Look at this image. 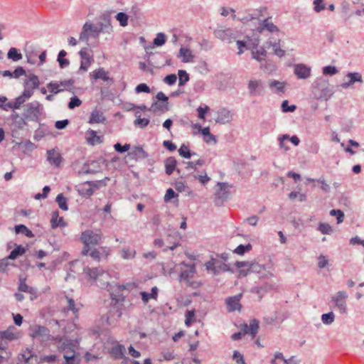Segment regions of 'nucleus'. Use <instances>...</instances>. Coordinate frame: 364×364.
<instances>
[{"label": "nucleus", "instance_id": "a878e982", "mask_svg": "<svg viewBox=\"0 0 364 364\" xmlns=\"http://www.w3.org/2000/svg\"><path fill=\"white\" fill-rule=\"evenodd\" d=\"M129 154L136 161L143 160L148 158L149 156L148 154L144 150L142 147L140 146L134 147Z\"/></svg>", "mask_w": 364, "mask_h": 364}, {"label": "nucleus", "instance_id": "13d9d810", "mask_svg": "<svg viewBox=\"0 0 364 364\" xmlns=\"http://www.w3.org/2000/svg\"><path fill=\"white\" fill-rule=\"evenodd\" d=\"M149 119L148 118H139L134 121V125L139 128H144L149 124Z\"/></svg>", "mask_w": 364, "mask_h": 364}, {"label": "nucleus", "instance_id": "a19ab883", "mask_svg": "<svg viewBox=\"0 0 364 364\" xmlns=\"http://www.w3.org/2000/svg\"><path fill=\"white\" fill-rule=\"evenodd\" d=\"M15 230L17 234L23 233L28 237H34L33 233L24 225H18L15 226Z\"/></svg>", "mask_w": 364, "mask_h": 364}, {"label": "nucleus", "instance_id": "72a5a7b5", "mask_svg": "<svg viewBox=\"0 0 364 364\" xmlns=\"http://www.w3.org/2000/svg\"><path fill=\"white\" fill-rule=\"evenodd\" d=\"M24 84L27 88H30L31 90L37 88L39 85V80L38 76L33 74L31 75L25 81Z\"/></svg>", "mask_w": 364, "mask_h": 364}, {"label": "nucleus", "instance_id": "ddd939ff", "mask_svg": "<svg viewBox=\"0 0 364 364\" xmlns=\"http://www.w3.org/2000/svg\"><path fill=\"white\" fill-rule=\"evenodd\" d=\"M105 274H86L85 279L92 285L94 283L101 289H105L107 290L112 285L107 279L103 277Z\"/></svg>", "mask_w": 364, "mask_h": 364}, {"label": "nucleus", "instance_id": "c9c22d12", "mask_svg": "<svg viewBox=\"0 0 364 364\" xmlns=\"http://www.w3.org/2000/svg\"><path fill=\"white\" fill-rule=\"evenodd\" d=\"M252 58L259 62H262L267 55V51L264 48H259L257 50L252 51Z\"/></svg>", "mask_w": 364, "mask_h": 364}, {"label": "nucleus", "instance_id": "c03bdc74", "mask_svg": "<svg viewBox=\"0 0 364 364\" xmlns=\"http://www.w3.org/2000/svg\"><path fill=\"white\" fill-rule=\"evenodd\" d=\"M0 338L4 341H13L16 338V336L10 328H8L6 331H0Z\"/></svg>", "mask_w": 364, "mask_h": 364}, {"label": "nucleus", "instance_id": "aec40b11", "mask_svg": "<svg viewBox=\"0 0 364 364\" xmlns=\"http://www.w3.org/2000/svg\"><path fill=\"white\" fill-rule=\"evenodd\" d=\"M90 77L92 80L101 79L105 82L112 81V79L109 77L108 73L103 68H99L90 73Z\"/></svg>", "mask_w": 364, "mask_h": 364}, {"label": "nucleus", "instance_id": "7c9ffc66", "mask_svg": "<svg viewBox=\"0 0 364 364\" xmlns=\"http://www.w3.org/2000/svg\"><path fill=\"white\" fill-rule=\"evenodd\" d=\"M24 103V100L22 97H16L14 102H9L6 104L0 105V107L4 110H7L8 108L11 109H18L21 105Z\"/></svg>", "mask_w": 364, "mask_h": 364}, {"label": "nucleus", "instance_id": "ea45409f", "mask_svg": "<svg viewBox=\"0 0 364 364\" xmlns=\"http://www.w3.org/2000/svg\"><path fill=\"white\" fill-rule=\"evenodd\" d=\"M26 252V249L21 245H17L9 254V258L15 259L18 257L21 256Z\"/></svg>", "mask_w": 364, "mask_h": 364}, {"label": "nucleus", "instance_id": "37998d69", "mask_svg": "<svg viewBox=\"0 0 364 364\" xmlns=\"http://www.w3.org/2000/svg\"><path fill=\"white\" fill-rule=\"evenodd\" d=\"M249 332L252 338H255L257 335L259 329V321L257 319H252L250 321Z\"/></svg>", "mask_w": 364, "mask_h": 364}, {"label": "nucleus", "instance_id": "39448f33", "mask_svg": "<svg viewBox=\"0 0 364 364\" xmlns=\"http://www.w3.org/2000/svg\"><path fill=\"white\" fill-rule=\"evenodd\" d=\"M80 239L84 245L82 254L87 255L90 250V246L98 245L102 239V235L92 230H85L82 233Z\"/></svg>", "mask_w": 364, "mask_h": 364}, {"label": "nucleus", "instance_id": "a18cd8bd", "mask_svg": "<svg viewBox=\"0 0 364 364\" xmlns=\"http://www.w3.org/2000/svg\"><path fill=\"white\" fill-rule=\"evenodd\" d=\"M55 201L58 203V205L61 210H68V206L67 203V198L63 193H60L57 196Z\"/></svg>", "mask_w": 364, "mask_h": 364}, {"label": "nucleus", "instance_id": "473e14b6", "mask_svg": "<svg viewBox=\"0 0 364 364\" xmlns=\"http://www.w3.org/2000/svg\"><path fill=\"white\" fill-rule=\"evenodd\" d=\"M140 294L141 296V299L144 301V303L146 304L150 299H156L158 296V288L156 287H154L151 289V293L141 291Z\"/></svg>", "mask_w": 364, "mask_h": 364}, {"label": "nucleus", "instance_id": "f704fd0d", "mask_svg": "<svg viewBox=\"0 0 364 364\" xmlns=\"http://www.w3.org/2000/svg\"><path fill=\"white\" fill-rule=\"evenodd\" d=\"M201 134L203 135L204 141L206 143H208V144H210L211 142H213V144L217 143L216 138L213 134H211L210 132L209 127H204L203 129H202Z\"/></svg>", "mask_w": 364, "mask_h": 364}, {"label": "nucleus", "instance_id": "5fc2aeb1", "mask_svg": "<svg viewBox=\"0 0 364 364\" xmlns=\"http://www.w3.org/2000/svg\"><path fill=\"white\" fill-rule=\"evenodd\" d=\"M338 73V69L333 65H327L323 68V74L325 75H334Z\"/></svg>", "mask_w": 364, "mask_h": 364}, {"label": "nucleus", "instance_id": "2eb2a0df", "mask_svg": "<svg viewBox=\"0 0 364 364\" xmlns=\"http://www.w3.org/2000/svg\"><path fill=\"white\" fill-rule=\"evenodd\" d=\"M247 87L251 96L261 95L264 92L263 82L261 80H250L248 82Z\"/></svg>", "mask_w": 364, "mask_h": 364}, {"label": "nucleus", "instance_id": "774afa93", "mask_svg": "<svg viewBox=\"0 0 364 364\" xmlns=\"http://www.w3.org/2000/svg\"><path fill=\"white\" fill-rule=\"evenodd\" d=\"M232 359L237 364H245L243 355L237 350H234L233 355H232Z\"/></svg>", "mask_w": 364, "mask_h": 364}, {"label": "nucleus", "instance_id": "680f3d73", "mask_svg": "<svg viewBox=\"0 0 364 364\" xmlns=\"http://www.w3.org/2000/svg\"><path fill=\"white\" fill-rule=\"evenodd\" d=\"M330 215L332 216L337 217V223H341L343 221L344 219V213L341 210H331L330 211Z\"/></svg>", "mask_w": 364, "mask_h": 364}, {"label": "nucleus", "instance_id": "338daca9", "mask_svg": "<svg viewBox=\"0 0 364 364\" xmlns=\"http://www.w3.org/2000/svg\"><path fill=\"white\" fill-rule=\"evenodd\" d=\"M197 70L202 75H205L208 72V64L205 61H202L196 67Z\"/></svg>", "mask_w": 364, "mask_h": 364}, {"label": "nucleus", "instance_id": "f3484780", "mask_svg": "<svg viewBox=\"0 0 364 364\" xmlns=\"http://www.w3.org/2000/svg\"><path fill=\"white\" fill-rule=\"evenodd\" d=\"M215 121L220 124H225L232 119V114L230 110L226 108H221L216 112Z\"/></svg>", "mask_w": 364, "mask_h": 364}, {"label": "nucleus", "instance_id": "9d476101", "mask_svg": "<svg viewBox=\"0 0 364 364\" xmlns=\"http://www.w3.org/2000/svg\"><path fill=\"white\" fill-rule=\"evenodd\" d=\"M218 186L219 188L215 193L214 203L215 205L220 207L229 198L230 192L228 191L230 186L228 183H218Z\"/></svg>", "mask_w": 364, "mask_h": 364}, {"label": "nucleus", "instance_id": "412c9836", "mask_svg": "<svg viewBox=\"0 0 364 364\" xmlns=\"http://www.w3.org/2000/svg\"><path fill=\"white\" fill-rule=\"evenodd\" d=\"M33 359L36 363L38 362L37 355L33 353V350L28 348L22 350L18 355V360L23 361L26 364H31Z\"/></svg>", "mask_w": 364, "mask_h": 364}, {"label": "nucleus", "instance_id": "cd10ccee", "mask_svg": "<svg viewBox=\"0 0 364 364\" xmlns=\"http://www.w3.org/2000/svg\"><path fill=\"white\" fill-rule=\"evenodd\" d=\"M86 140L90 145L94 146L96 144L102 142V137L97 135V132L92 129L86 132Z\"/></svg>", "mask_w": 364, "mask_h": 364}, {"label": "nucleus", "instance_id": "3c124183", "mask_svg": "<svg viewBox=\"0 0 364 364\" xmlns=\"http://www.w3.org/2000/svg\"><path fill=\"white\" fill-rule=\"evenodd\" d=\"M178 75V85L183 86L189 80V75L186 70H179Z\"/></svg>", "mask_w": 364, "mask_h": 364}, {"label": "nucleus", "instance_id": "69168bd1", "mask_svg": "<svg viewBox=\"0 0 364 364\" xmlns=\"http://www.w3.org/2000/svg\"><path fill=\"white\" fill-rule=\"evenodd\" d=\"M135 92L137 94L141 92L149 93L151 90L146 84L141 83L135 87Z\"/></svg>", "mask_w": 364, "mask_h": 364}, {"label": "nucleus", "instance_id": "4be33fe9", "mask_svg": "<svg viewBox=\"0 0 364 364\" xmlns=\"http://www.w3.org/2000/svg\"><path fill=\"white\" fill-rule=\"evenodd\" d=\"M285 82H281L276 80H270L268 82V85L271 90L277 94L281 95L285 92Z\"/></svg>", "mask_w": 364, "mask_h": 364}, {"label": "nucleus", "instance_id": "79ce46f5", "mask_svg": "<svg viewBox=\"0 0 364 364\" xmlns=\"http://www.w3.org/2000/svg\"><path fill=\"white\" fill-rule=\"evenodd\" d=\"M252 245L248 243L245 245H240L234 250L233 253L238 255H243L245 253L250 252L252 250Z\"/></svg>", "mask_w": 364, "mask_h": 364}, {"label": "nucleus", "instance_id": "6ab92c4d", "mask_svg": "<svg viewBox=\"0 0 364 364\" xmlns=\"http://www.w3.org/2000/svg\"><path fill=\"white\" fill-rule=\"evenodd\" d=\"M242 297V294H238L235 296L228 297L226 299V304L228 306V310L230 312L235 311H240L241 309V305L240 304V301Z\"/></svg>", "mask_w": 364, "mask_h": 364}, {"label": "nucleus", "instance_id": "0eeeda50", "mask_svg": "<svg viewBox=\"0 0 364 364\" xmlns=\"http://www.w3.org/2000/svg\"><path fill=\"white\" fill-rule=\"evenodd\" d=\"M156 101H154L151 107H149V111L156 112L157 111H160L162 112H166L169 110L168 107V97L163 92H159L156 97Z\"/></svg>", "mask_w": 364, "mask_h": 364}, {"label": "nucleus", "instance_id": "20e7f679", "mask_svg": "<svg viewBox=\"0 0 364 364\" xmlns=\"http://www.w3.org/2000/svg\"><path fill=\"white\" fill-rule=\"evenodd\" d=\"M134 288V283H127L125 284H112L107 291L109 292L110 298L116 303H122L124 301L125 291H130Z\"/></svg>", "mask_w": 364, "mask_h": 364}, {"label": "nucleus", "instance_id": "7ed1b4c3", "mask_svg": "<svg viewBox=\"0 0 364 364\" xmlns=\"http://www.w3.org/2000/svg\"><path fill=\"white\" fill-rule=\"evenodd\" d=\"M228 259L229 254L226 252L212 255L210 259L205 263V270L213 273L232 272L230 264L227 263Z\"/></svg>", "mask_w": 364, "mask_h": 364}, {"label": "nucleus", "instance_id": "4468645a", "mask_svg": "<svg viewBox=\"0 0 364 364\" xmlns=\"http://www.w3.org/2000/svg\"><path fill=\"white\" fill-rule=\"evenodd\" d=\"M74 81L73 80H62L60 82H50L47 84V87L53 95L64 91L67 87L73 86Z\"/></svg>", "mask_w": 364, "mask_h": 364}, {"label": "nucleus", "instance_id": "2f4dec72", "mask_svg": "<svg viewBox=\"0 0 364 364\" xmlns=\"http://www.w3.org/2000/svg\"><path fill=\"white\" fill-rule=\"evenodd\" d=\"M178 57L182 58V62L188 63L193 60L194 55L188 48H181L178 52Z\"/></svg>", "mask_w": 364, "mask_h": 364}, {"label": "nucleus", "instance_id": "f257e3e1", "mask_svg": "<svg viewBox=\"0 0 364 364\" xmlns=\"http://www.w3.org/2000/svg\"><path fill=\"white\" fill-rule=\"evenodd\" d=\"M113 32L110 16L103 14L97 18L95 23L90 20L84 23L79 35V40L87 43L90 38H99L101 33L112 34Z\"/></svg>", "mask_w": 364, "mask_h": 364}, {"label": "nucleus", "instance_id": "bb28decb", "mask_svg": "<svg viewBox=\"0 0 364 364\" xmlns=\"http://www.w3.org/2000/svg\"><path fill=\"white\" fill-rule=\"evenodd\" d=\"M106 120L105 117L104 116L102 112L95 109L92 111L90 119H89V123L90 124H100V123H104Z\"/></svg>", "mask_w": 364, "mask_h": 364}, {"label": "nucleus", "instance_id": "c756f323", "mask_svg": "<svg viewBox=\"0 0 364 364\" xmlns=\"http://www.w3.org/2000/svg\"><path fill=\"white\" fill-rule=\"evenodd\" d=\"M164 164L166 173L170 176L176 169L177 161L174 157L170 156L165 160Z\"/></svg>", "mask_w": 364, "mask_h": 364}, {"label": "nucleus", "instance_id": "4d7b16f0", "mask_svg": "<svg viewBox=\"0 0 364 364\" xmlns=\"http://www.w3.org/2000/svg\"><path fill=\"white\" fill-rule=\"evenodd\" d=\"M289 198L290 200H293L295 198H298L299 200L301 202L306 201V196L304 193H301L299 192L292 191L289 194Z\"/></svg>", "mask_w": 364, "mask_h": 364}, {"label": "nucleus", "instance_id": "0e129e2a", "mask_svg": "<svg viewBox=\"0 0 364 364\" xmlns=\"http://www.w3.org/2000/svg\"><path fill=\"white\" fill-rule=\"evenodd\" d=\"M210 109V107L208 105H205L204 107H198L197 108V112L198 113V118L202 120L205 119V113Z\"/></svg>", "mask_w": 364, "mask_h": 364}, {"label": "nucleus", "instance_id": "5701e85b", "mask_svg": "<svg viewBox=\"0 0 364 364\" xmlns=\"http://www.w3.org/2000/svg\"><path fill=\"white\" fill-rule=\"evenodd\" d=\"M346 77L348 79V81L341 84V87L344 89L349 87L356 82H363L362 76L359 73H348Z\"/></svg>", "mask_w": 364, "mask_h": 364}, {"label": "nucleus", "instance_id": "f8f14e48", "mask_svg": "<svg viewBox=\"0 0 364 364\" xmlns=\"http://www.w3.org/2000/svg\"><path fill=\"white\" fill-rule=\"evenodd\" d=\"M272 16H267L263 19H259L258 26L256 28L257 32L262 33L264 31H267L270 33H277L280 31L279 28L271 21Z\"/></svg>", "mask_w": 364, "mask_h": 364}, {"label": "nucleus", "instance_id": "423d86ee", "mask_svg": "<svg viewBox=\"0 0 364 364\" xmlns=\"http://www.w3.org/2000/svg\"><path fill=\"white\" fill-rule=\"evenodd\" d=\"M41 105L38 102L34 101L28 103L24 107V112L23 114V119H21L22 124L26 125L25 120L37 122L41 114L40 112Z\"/></svg>", "mask_w": 364, "mask_h": 364}, {"label": "nucleus", "instance_id": "864d4df0", "mask_svg": "<svg viewBox=\"0 0 364 364\" xmlns=\"http://www.w3.org/2000/svg\"><path fill=\"white\" fill-rule=\"evenodd\" d=\"M318 230L323 234L330 235L333 232L332 227L328 223H320Z\"/></svg>", "mask_w": 364, "mask_h": 364}, {"label": "nucleus", "instance_id": "393cba45", "mask_svg": "<svg viewBox=\"0 0 364 364\" xmlns=\"http://www.w3.org/2000/svg\"><path fill=\"white\" fill-rule=\"evenodd\" d=\"M193 276L194 274H180L179 281L193 289L198 288L200 285L201 282L200 281L195 280Z\"/></svg>", "mask_w": 364, "mask_h": 364}, {"label": "nucleus", "instance_id": "e433bc0d", "mask_svg": "<svg viewBox=\"0 0 364 364\" xmlns=\"http://www.w3.org/2000/svg\"><path fill=\"white\" fill-rule=\"evenodd\" d=\"M178 153L181 156L185 159H191V156L196 155L195 152H191L186 144H183L178 149Z\"/></svg>", "mask_w": 364, "mask_h": 364}, {"label": "nucleus", "instance_id": "f03ea898", "mask_svg": "<svg viewBox=\"0 0 364 364\" xmlns=\"http://www.w3.org/2000/svg\"><path fill=\"white\" fill-rule=\"evenodd\" d=\"M313 97L318 100L328 101L334 94L333 87L328 80L319 77L316 79L311 85Z\"/></svg>", "mask_w": 364, "mask_h": 364}, {"label": "nucleus", "instance_id": "bf43d9fd", "mask_svg": "<svg viewBox=\"0 0 364 364\" xmlns=\"http://www.w3.org/2000/svg\"><path fill=\"white\" fill-rule=\"evenodd\" d=\"M97 172V170H95L94 168H91L90 167V165L87 164H84V165L82 167V168L77 171L79 175H81V174H89V173H95Z\"/></svg>", "mask_w": 364, "mask_h": 364}, {"label": "nucleus", "instance_id": "6e6552de", "mask_svg": "<svg viewBox=\"0 0 364 364\" xmlns=\"http://www.w3.org/2000/svg\"><path fill=\"white\" fill-rule=\"evenodd\" d=\"M348 294L344 291H339L331 296V301L333 303L334 306L337 308L342 314H347V302Z\"/></svg>", "mask_w": 364, "mask_h": 364}, {"label": "nucleus", "instance_id": "b1692460", "mask_svg": "<svg viewBox=\"0 0 364 364\" xmlns=\"http://www.w3.org/2000/svg\"><path fill=\"white\" fill-rule=\"evenodd\" d=\"M263 271L269 272V265L261 264L257 262H250L245 273H260Z\"/></svg>", "mask_w": 364, "mask_h": 364}, {"label": "nucleus", "instance_id": "49530a36", "mask_svg": "<svg viewBox=\"0 0 364 364\" xmlns=\"http://www.w3.org/2000/svg\"><path fill=\"white\" fill-rule=\"evenodd\" d=\"M335 314L333 311H330L321 315V321L325 325H331L334 322Z\"/></svg>", "mask_w": 364, "mask_h": 364}, {"label": "nucleus", "instance_id": "58836bf2", "mask_svg": "<svg viewBox=\"0 0 364 364\" xmlns=\"http://www.w3.org/2000/svg\"><path fill=\"white\" fill-rule=\"evenodd\" d=\"M7 57L13 61L16 62L22 59V55L16 48H11L7 53Z\"/></svg>", "mask_w": 364, "mask_h": 364}, {"label": "nucleus", "instance_id": "dca6fc26", "mask_svg": "<svg viewBox=\"0 0 364 364\" xmlns=\"http://www.w3.org/2000/svg\"><path fill=\"white\" fill-rule=\"evenodd\" d=\"M294 73L300 80H306L311 76V69L310 67L299 63L294 66Z\"/></svg>", "mask_w": 364, "mask_h": 364}, {"label": "nucleus", "instance_id": "a211bd4d", "mask_svg": "<svg viewBox=\"0 0 364 364\" xmlns=\"http://www.w3.org/2000/svg\"><path fill=\"white\" fill-rule=\"evenodd\" d=\"M47 161L50 165L55 167H58L60 165L63 158L58 149L47 151Z\"/></svg>", "mask_w": 364, "mask_h": 364}, {"label": "nucleus", "instance_id": "de8ad7c7", "mask_svg": "<svg viewBox=\"0 0 364 364\" xmlns=\"http://www.w3.org/2000/svg\"><path fill=\"white\" fill-rule=\"evenodd\" d=\"M121 257L124 259H132L136 255V251L133 249L123 248L120 251Z\"/></svg>", "mask_w": 364, "mask_h": 364}, {"label": "nucleus", "instance_id": "e2e57ef3", "mask_svg": "<svg viewBox=\"0 0 364 364\" xmlns=\"http://www.w3.org/2000/svg\"><path fill=\"white\" fill-rule=\"evenodd\" d=\"M81 104L82 101L77 97L74 96L70 98L68 107L70 109H73L76 107H79Z\"/></svg>", "mask_w": 364, "mask_h": 364}, {"label": "nucleus", "instance_id": "09e8293b", "mask_svg": "<svg viewBox=\"0 0 364 364\" xmlns=\"http://www.w3.org/2000/svg\"><path fill=\"white\" fill-rule=\"evenodd\" d=\"M115 18L119 21V25L122 27H125L128 25L129 16L124 12H119L116 16Z\"/></svg>", "mask_w": 364, "mask_h": 364}, {"label": "nucleus", "instance_id": "c85d7f7f", "mask_svg": "<svg viewBox=\"0 0 364 364\" xmlns=\"http://www.w3.org/2000/svg\"><path fill=\"white\" fill-rule=\"evenodd\" d=\"M51 227L55 229L59 226L65 227L66 223L63 221V218H59V213L58 210L52 213V218L50 220Z\"/></svg>", "mask_w": 364, "mask_h": 364}, {"label": "nucleus", "instance_id": "6e6d98bb", "mask_svg": "<svg viewBox=\"0 0 364 364\" xmlns=\"http://www.w3.org/2000/svg\"><path fill=\"white\" fill-rule=\"evenodd\" d=\"M281 108L283 112H293L296 109V106L294 105L289 106L288 100H284L282 103Z\"/></svg>", "mask_w": 364, "mask_h": 364}, {"label": "nucleus", "instance_id": "9b49d317", "mask_svg": "<svg viewBox=\"0 0 364 364\" xmlns=\"http://www.w3.org/2000/svg\"><path fill=\"white\" fill-rule=\"evenodd\" d=\"M31 336L33 338L39 340L42 343H45L51 340L50 331L48 328L36 325L31 328Z\"/></svg>", "mask_w": 364, "mask_h": 364}, {"label": "nucleus", "instance_id": "1a4fd4ad", "mask_svg": "<svg viewBox=\"0 0 364 364\" xmlns=\"http://www.w3.org/2000/svg\"><path fill=\"white\" fill-rule=\"evenodd\" d=\"M213 34L215 38L227 43H231L237 37V32L235 30L224 26L218 27L213 31Z\"/></svg>", "mask_w": 364, "mask_h": 364}, {"label": "nucleus", "instance_id": "603ef678", "mask_svg": "<svg viewBox=\"0 0 364 364\" xmlns=\"http://www.w3.org/2000/svg\"><path fill=\"white\" fill-rule=\"evenodd\" d=\"M166 43V35L164 33H158L154 39V45L156 46H162Z\"/></svg>", "mask_w": 364, "mask_h": 364}, {"label": "nucleus", "instance_id": "8fccbe9b", "mask_svg": "<svg viewBox=\"0 0 364 364\" xmlns=\"http://www.w3.org/2000/svg\"><path fill=\"white\" fill-rule=\"evenodd\" d=\"M79 194L85 198H89L94 193V189L90 186L86 187L85 185L78 189Z\"/></svg>", "mask_w": 364, "mask_h": 364}, {"label": "nucleus", "instance_id": "052dcab7", "mask_svg": "<svg viewBox=\"0 0 364 364\" xmlns=\"http://www.w3.org/2000/svg\"><path fill=\"white\" fill-rule=\"evenodd\" d=\"M204 164H205V160L199 159H198L196 161H188V162H187L186 163V165H187L186 168H191V169L196 170V166H203Z\"/></svg>", "mask_w": 364, "mask_h": 364}, {"label": "nucleus", "instance_id": "4c0bfd02", "mask_svg": "<svg viewBox=\"0 0 364 364\" xmlns=\"http://www.w3.org/2000/svg\"><path fill=\"white\" fill-rule=\"evenodd\" d=\"M25 279H20L19 282V285H18V290L21 291H24V292H28L30 293L31 294H36V289L35 288H33V287H28L26 282H25Z\"/></svg>", "mask_w": 364, "mask_h": 364}]
</instances>
